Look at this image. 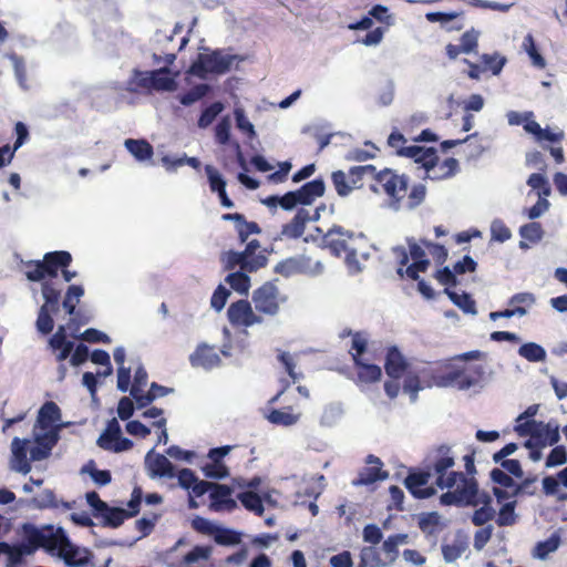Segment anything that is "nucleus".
Wrapping results in <instances>:
<instances>
[{"mask_svg":"<svg viewBox=\"0 0 567 567\" xmlns=\"http://www.w3.org/2000/svg\"><path fill=\"white\" fill-rule=\"evenodd\" d=\"M454 466V455L452 454L451 447L441 445L437 451L433 465L427 471L410 473L404 484L409 492L416 498H429L435 494V488L426 486L431 476H436L435 484L440 488H452L457 482L458 477H463L462 472L447 470Z\"/></svg>","mask_w":567,"mask_h":567,"instance_id":"obj_1","label":"nucleus"},{"mask_svg":"<svg viewBox=\"0 0 567 567\" xmlns=\"http://www.w3.org/2000/svg\"><path fill=\"white\" fill-rule=\"evenodd\" d=\"M447 362L429 363L419 372L423 375H431L432 382L427 386L439 388H457L458 390H468L471 388L481 386L485 369L483 365H473L462 370H450L442 374L443 369H447Z\"/></svg>","mask_w":567,"mask_h":567,"instance_id":"obj_2","label":"nucleus"},{"mask_svg":"<svg viewBox=\"0 0 567 567\" xmlns=\"http://www.w3.org/2000/svg\"><path fill=\"white\" fill-rule=\"evenodd\" d=\"M45 532L52 533L45 544L48 551L52 553L56 549L58 556L61 557L69 567H84L89 564L91 553L86 548H81L72 544L62 527L54 528L53 526H45Z\"/></svg>","mask_w":567,"mask_h":567,"instance_id":"obj_3","label":"nucleus"},{"mask_svg":"<svg viewBox=\"0 0 567 567\" xmlns=\"http://www.w3.org/2000/svg\"><path fill=\"white\" fill-rule=\"evenodd\" d=\"M23 543L17 546L9 544V549L1 551L8 556V567H13L21 563L23 556L33 554L39 547L45 549V544L51 532H45V526L38 528L32 524L22 526Z\"/></svg>","mask_w":567,"mask_h":567,"instance_id":"obj_4","label":"nucleus"},{"mask_svg":"<svg viewBox=\"0 0 567 567\" xmlns=\"http://www.w3.org/2000/svg\"><path fill=\"white\" fill-rule=\"evenodd\" d=\"M71 261L72 256L68 251L47 252L43 260H32L27 264L25 276L30 281H43L47 277L55 278L59 268L68 267Z\"/></svg>","mask_w":567,"mask_h":567,"instance_id":"obj_5","label":"nucleus"},{"mask_svg":"<svg viewBox=\"0 0 567 567\" xmlns=\"http://www.w3.org/2000/svg\"><path fill=\"white\" fill-rule=\"evenodd\" d=\"M237 58L238 55L225 54L220 50L212 53H200L197 61L192 65V72L200 78H204L206 73L223 74L230 70Z\"/></svg>","mask_w":567,"mask_h":567,"instance_id":"obj_6","label":"nucleus"},{"mask_svg":"<svg viewBox=\"0 0 567 567\" xmlns=\"http://www.w3.org/2000/svg\"><path fill=\"white\" fill-rule=\"evenodd\" d=\"M286 301L278 287L272 281L265 282L252 292V302L257 311L268 316H276L279 312L280 305Z\"/></svg>","mask_w":567,"mask_h":567,"instance_id":"obj_7","label":"nucleus"},{"mask_svg":"<svg viewBox=\"0 0 567 567\" xmlns=\"http://www.w3.org/2000/svg\"><path fill=\"white\" fill-rule=\"evenodd\" d=\"M274 271L286 278L299 274L315 277L323 274L324 265L320 260L311 264V259L306 256L290 257L278 262Z\"/></svg>","mask_w":567,"mask_h":567,"instance_id":"obj_8","label":"nucleus"},{"mask_svg":"<svg viewBox=\"0 0 567 567\" xmlns=\"http://www.w3.org/2000/svg\"><path fill=\"white\" fill-rule=\"evenodd\" d=\"M326 185L322 178L306 183L299 189L285 194V210H291L297 205H311L324 194Z\"/></svg>","mask_w":567,"mask_h":567,"instance_id":"obj_9","label":"nucleus"},{"mask_svg":"<svg viewBox=\"0 0 567 567\" xmlns=\"http://www.w3.org/2000/svg\"><path fill=\"white\" fill-rule=\"evenodd\" d=\"M377 181L382 184L384 192L395 199L391 207L399 209V202L404 196L408 188V177L395 175L390 169H384L377 174Z\"/></svg>","mask_w":567,"mask_h":567,"instance_id":"obj_10","label":"nucleus"},{"mask_svg":"<svg viewBox=\"0 0 567 567\" xmlns=\"http://www.w3.org/2000/svg\"><path fill=\"white\" fill-rule=\"evenodd\" d=\"M33 436L35 445L30 447V460L34 462L49 457L60 437L58 430L41 432L37 429H33Z\"/></svg>","mask_w":567,"mask_h":567,"instance_id":"obj_11","label":"nucleus"},{"mask_svg":"<svg viewBox=\"0 0 567 567\" xmlns=\"http://www.w3.org/2000/svg\"><path fill=\"white\" fill-rule=\"evenodd\" d=\"M354 233L343 228L342 226H332L322 237V244L329 248L331 252L339 257L342 252H348L351 247L348 245V240L352 239Z\"/></svg>","mask_w":567,"mask_h":567,"instance_id":"obj_12","label":"nucleus"},{"mask_svg":"<svg viewBox=\"0 0 567 567\" xmlns=\"http://www.w3.org/2000/svg\"><path fill=\"white\" fill-rule=\"evenodd\" d=\"M458 481L462 484L456 487L455 492L461 505L478 506L482 502H492V497L487 493L478 491L476 481L466 478L464 474L463 477H458Z\"/></svg>","mask_w":567,"mask_h":567,"instance_id":"obj_13","label":"nucleus"},{"mask_svg":"<svg viewBox=\"0 0 567 567\" xmlns=\"http://www.w3.org/2000/svg\"><path fill=\"white\" fill-rule=\"evenodd\" d=\"M228 320L235 326L251 327L261 323L262 319L252 311L247 300L233 302L227 310Z\"/></svg>","mask_w":567,"mask_h":567,"instance_id":"obj_14","label":"nucleus"},{"mask_svg":"<svg viewBox=\"0 0 567 567\" xmlns=\"http://www.w3.org/2000/svg\"><path fill=\"white\" fill-rule=\"evenodd\" d=\"M31 441L28 439L13 437L11 442L10 468L21 474H28L31 471V464L28 460Z\"/></svg>","mask_w":567,"mask_h":567,"instance_id":"obj_15","label":"nucleus"},{"mask_svg":"<svg viewBox=\"0 0 567 567\" xmlns=\"http://www.w3.org/2000/svg\"><path fill=\"white\" fill-rule=\"evenodd\" d=\"M144 464L151 478L175 477V467L172 462L165 455L155 453L154 450L147 452Z\"/></svg>","mask_w":567,"mask_h":567,"instance_id":"obj_16","label":"nucleus"},{"mask_svg":"<svg viewBox=\"0 0 567 567\" xmlns=\"http://www.w3.org/2000/svg\"><path fill=\"white\" fill-rule=\"evenodd\" d=\"M396 153L399 156L413 158L415 163L422 164L425 172H431L434 162L439 161L436 150L434 147L411 145L399 148Z\"/></svg>","mask_w":567,"mask_h":567,"instance_id":"obj_17","label":"nucleus"},{"mask_svg":"<svg viewBox=\"0 0 567 567\" xmlns=\"http://www.w3.org/2000/svg\"><path fill=\"white\" fill-rule=\"evenodd\" d=\"M365 463L371 466L364 467L359 472L358 477L352 482L353 485H370L375 483L377 481H383L389 477V473L381 470L382 462L379 457L370 454L367 456Z\"/></svg>","mask_w":567,"mask_h":567,"instance_id":"obj_18","label":"nucleus"},{"mask_svg":"<svg viewBox=\"0 0 567 567\" xmlns=\"http://www.w3.org/2000/svg\"><path fill=\"white\" fill-rule=\"evenodd\" d=\"M189 362L194 368H203L205 370H212L219 367L220 358L215 352L214 347L207 343H200L196 350L189 355Z\"/></svg>","mask_w":567,"mask_h":567,"instance_id":"obj_19","label":"nucleus"},{"mask_svg":"<svg viewBox=\"0 0 567 567\" xmlns=\"http://www.w3.org/2000/svg\"><path fill=\"white\" fill-rule=\"evenodd\" d=\"M233 488L228 485L214 483L210 489L212 503L209 508L214 512L223 509L233 511L237 507V503L231 498Z\"/></svg>","mask_w":567,"mask_h":567,"instance_id":"obj_20","label":"nucleus"},{"mask_svg":"<svg viewBox=\"0 0 567 567\" xmlns=\"http://www.w3.org/2000/svg\"><path fill=\"white\" fill-rule=\"evenodd\" d=\"M60 419L61 410L56 403L52 401L45 402L39 411L34 429L41 432H47L49 430H58L59 432L60 426H53V423L60 421Z\"/></svg>","mask_w":567,"mask_h":567,"instance_id":"obj_21","label":"nucleus"},{"mask_svg":"<svg viewBox=\"0 0 567 567\" xmlns=\"http://www.w3.org/2000/svg\"><path fill=\"white\" fill-rule=\"evenodd\" d=\"M309 218L310 213L308 209H298L293 218L282 226L281 236L290 239L299 238L302 236Z\"/></svg>","mask_w":567,"mask_h":567,"instance_id":"obj_22","label":"nucleus"},{"mask_svg":"<svg viewBox=\"0 0 567 567\" xmlns=\"http://www.w3.org/2000/svg\"><path fill=\"white\" fill-rule=\"evenodd\" d=\"M384 368L392 379H400L408 369V362L396 347L388 349Z\"/></svg>","mask_w":567,"mask_h":567,"instance_id":"obj_23","label":"nucleus"},{"mask_svg":"<svg viewBox=\"0 0 567 567\" xmlns=\"http://www.w3.org/2000/svg\"><path fill=\"white\" fill-rule=\"evenodd\" d=\"M534 439L537 440L539 446H551L558 443L559 426L555 422L543 423L538 422Z\"/></svg>","mask_w":567,"mask_h":567,"instance_id":"obj_24","label":"nucleus"},{"mask_svg":"<svg viewBox=\"0 0 567 567\" xmlns=\"http://www.w3.org/2000/svg\"><path fill=\"white\" fill-rule=\"evenodd\" d=\"M343 415V404L341 402H330L323 406L319 424L323 427H333L340 423Z\"/></svg>","mask_w":567,"mask_h":567,"instance_id":"obj_25","label":"nucleus"},{"mask_svg":"<svg viewBox=\"0 0 567 567\" xmlns=\"http://www.w3.org/2000/svg\"><path fill=\"white\" fill-rule=\"evenodd\" d=\"M147 80L155 90L174 91L176 89V82L174 78L171 76L168 66L150 72Z\"/></svg>","mask_w":567,"mask_h":567,"instance_id":"obj_26","label":"nucleus"},{"mask_svg":"<svg viewBox=\"0 0 567 567\" xmlns=\"http://www.w3.org/2000/svg\"><path fill=\"white\" fill-rule=\"evenodd\" d=\"M467 548V538L463 535H456L452 543L442 545V555L446 563H454Z\"/></svg>","mask_w":567,"mask_h":567,"instance_id":"obj_27","label":"nucleus"},{"mask_svg":"<svg viewBox=\"0 0 567 567\" xmlns=\"http://www.w3.org/2000/svg\"><path fill=\"white\" fill-rule=\"evenodd\" d=\"M381 549L375 546H365L360 551V561L358 567H390Z\"/></svg>","mask_w":567,"mask_h":567,"instance_id":"obj_28","label":"nucleus"},{"mask_svg":"<svg viewBox=\"0 0 567 567\" xmlns=\"http://www.w3.org/2000/svg\"><path fill=\"white\" fill-rule=\"evenodd\" d=\"M458 169L457 159L450 157L443 161L442 164L437 165V161L434 162L431 172H426L427 178L431 179H445L452 177Z\"/></svg>","mask_w":567,"mask_h":567,"instance_id":"obj_29","label":"nucleus"},{"mask_svg":"<svg viewBox=\"0 0 567 567\" xmlns=\"http://www.w3.org/2000/svg\"><path fill=\"white\" fill-rule=\"evenodd\" d=\"M353 359L358 367V378L360 381L372 383L380 380L382 371L379 365L364 362L361 358H357L355 355H353Z\"/></svg>","mask_w":567,"mask_h":567,"instance_id":"obj_30","label":"nucleus"},{"mask_svg":"<svg viewBox=\"0 0 567 567\" xmlns=\"http://www.w3.org/2000/svg\"><path fill=\"white\" fill-rule=\"evenodd\" d=\"M126 150L140 162L150 159L153 155L152 145L145 140L127 138L124 142Z\"/></svg>","mask_w":567,"mask_h":567,"instance_id":"obj_31","label":"nucleus"},{"mask_svg":"<svg viewBox=\"0 0 567 567\" xmlns=\"http://www.w3.org/2000/svg\"><path fill=\"white\" fill-rule=\"evenodd\" d=\"M511 309H519L522 313H515L517 317H525L532 307L536 303V297L532 292H518L513 295L508 301Z\"/></svg>","mask_w":567,"mask_h":567,"instance_id":"obj_32","label":"nucleus"},{"mask_svg":"<svg viewBox=\"0 0 567 567\" xmlns=\"http://www.w3.org/2000/svg\"><path fill=\"white\" fill-rule=\"evenodd\" d=\"M444 291L449 296L451 301L455 306H457L461 310H463V312L470 313L473 316H475L477 313L475 301L472 299V297L468 293L463 292L460 295L453 290H450L449 288H446Z\"/></svg>","mask_w":567,"mask_h":567,"instance_id":"obj_33","label":"nucleus"},{"mask_svg":"<svg viewBox=\"0 0 567 567\" xmlns=\"http://www.w3.org/2000/svg\"><path fill=\"white\" fill-rule=\"evenodd\" d=\"M41 291L44 299V303L41 307H47L53 313H56L59 311L61 290L55 288L52 282L43 281Z\"/></svg>","mask_w":567,"mask_h":567,"instance_id":"obj_34","label":"nucleus"},{"mask_svg":"<svg viewBox=\"0 0 567 567\" xmlns=\"http://www.w3.org/2000/svg\"><path fill=\"white\" fill-rule=\"evenodd\" d=\"M518 354L529 362H543L546 360V350L535 342L522 344L518 349Z\"/></svg>","mask_w":567,"mask_h":567,"instance_id":"obj_35","label":"nucleus"},{"mask_svg":"<svg viewBox=\"0 0 567 567\" xmlns=\"http://www.w3.org/2000/svg\"><path fill=\"white\" fill-rule=\"evenodd\" d=\"M122 436V430L116 419H112L107 422L105 431L97 439V445L106 450L113 443L114 440Z\"/></svg>","mask_w":567,"mask_h":567,"instance_id":"obj_36","label":"nucleus"},{"mask_svg":"<svg viewBox=\"0 0 567 567\" xmlns=\"http://www.w3.org/2000/svg\"><path fill=\"white\" fill-rule=\"evenodd\" d=\"M100 517L103 518V525L116 528L121 526L125 518H128L127 512L120 507H111L100 513Z\"/></svg>","mask_w":567,"mask_h":567,"instance_id":"obj_37","label":"nucleus"},{"mask_svg":"<svg viewBox=\"0 0 567 567\" xmlns=\"http://www.w3.org/2000/svg\"><path fill=\"white\" fill-rule=\"evenodd\" d=\"M481 62L484 71L489 70L493 75H498L507 63V59L498 52L493 54L484 53L481 55Z\"/></svg>","mask_w":567,"mask_h":567,"instance_id":"obj_38","label":"nucleus"},{"mask_svg":"<svg viewBox=\"0 0 567 567\" xmlns=\"http://www.w3.org/2000/svg\"><path fill=\"white\" fill-rule=\"evenodd\" d=\"M162 163L168 172H175L178 167L183 165H189L195 169H198L200 167V162L198 161V158L189 157L186 154H184L181 157H172L169 155H165L162 157Z\"/></svg>","mask_w":567,"mask_h":567,"instance_id":"obj_39","label":"nucleus"},{"mask_svg":"<svg viewBox=\"0 0 567 567\" xmlns=\"http://www.w3.org/2000/svg\"><path fill=\"white\" fill-rule=\"evenodd\" d=\"M84 295L82 286L71 285L65 293L62 306L63 309L70 315L75 316L76 305L80 302L81 297Z\"/></svg>","mask_w":567,"mask_h":567,"instance_id":"obj_40","label":"nucleus"},{"mask_svg":"<svg viewBox=\"0 0 567 567\" xmlns=\"http://www.w3.org/2000/svg\"><path fill=\"white\" fill-rule=\"evenodd\" d=\"M225 281L230 285V287L243 295H247L250 287V278L244 270L235 271L229 274Z\"/></svg>","mask_w":567,"mask_h":567,"instance_id":"obj_41","label":"nucleus"},{"mask_svg":"<svg viewBox=\"0 0 567 567\" xmlns=\"http://www.w3.org/2000/svg\"><path fill=\"white\" fill-rule=\"evenodd\" d=\"M523 49L528 54L529 59L532 60V64L535 68L544 69L546 66V60L544 56L538 52L534 38L530 33H528L524 40H523Z\"/></svg>","mask_w":567,"mask_h":567,"instance_id":"obj_42","label":"nucleus"},{"mask_svg":"<svg viewBox=\"0 0 567 567\" xmlns=\"http://www.w3.org/2000/svg\"><path fill=\"white\" fill-rule=\"evenodd\" d=\"M214 540L218 545L224 546L237 545L241 542V534L234 529L217 526L214 534Z\"/></svg>","mask_w":567,"mask_h":567,"instance_id":"obj_43","label":"nucleus"},{"mask_svg":"<svg viewBox=\"0 0 567 567\" xmlns=\"http://www.w3.org/2000/svg\"><path fill=\"white\" fill-rule=\"evenodd\" d=\"M267 419L270 423L276 425L291 426L300 420V414H292L284 410H272Z\"/></svg>","mask_w":567,"mask_h":567,"instance_id":"obj_44","label":"nucleus"},{"mask_svg":"<svg viewBox=\"0 0 567 567\" xmlns=\"http://www.w3.org/2000/svg\"><path fill=\"white\" fill-rule=\"evenodd\" d=\"M224 104L221 102H214L207 109H205L197 122L199 128H207L215 118L223 112Z\"/></svg>","mask_w":567,"mask_h":567,"instance_id":"obj_45","label":"nucleus"},{"mask_svg":"<svg viewBox=\"0 0 567 567\" xmlns=\"http://www.w3.org/2000/svg\"><path fill=\"white\" fill-rule=\"evenodd\" d=\"M238 499L241 502V504L250 512L256 513L257 515H262L264 513V506H262V498L252 493V492H245L240 493L238 495Z\"/></svg>","mask_w":567,"mask_h":567,"instance_id":"obj_46","label":"nucleus"},{"mask_svg":"<svg viewBox=\"0 0 567 567\" xmlns=\"http://www.w3.org/2000/svg\"><path fill=\"white\" fill-rule=\"evenodd\" d=\"M492 502H482L481 507L472 516V523L475 526H483L495 516V509L491 506Z\"/></svg>","mask_w":567,"mask_h":567,"instance_id":"obj_47","label":"nucleus"},{"mask_svg":"<svg viewBox=\"0 0 567 567\" xmlns=\"http://www.w3.org/2000/svg\"><path fill=\"white\" fill-rule=\"evenodd\" d=\"M52 310L47 307H41L37 318V329L42 334H49L54 327V321L52 319Z\"/></svg>","mask_w":567,"mask_h":567,"instance_id":"obj_48","label":"nucleus"},{"mask_svg":"<svg viewBox=\"0 0 567 567\" xmlns=\"http://www.w3.org/2000/svg\"><path fill=\"white\" fill-rule=\"evenodd\" d=\"M331 178L338 195L341 197L348 196L355 188L351 184V179L347 181V175L342 171L333 172Z\"/></svg>","mask_w":567,"mask_h":567,"instance_id":"obj_49","label":"nucleus"},{"mask_svg":"<svg viewBox=\"0 0 567 567\" xmlns=\"http://www.w3.org/2000/svg\"><path fill=\"white\" fill-rule=\"evenodd\" d=\"M8 58L12 63L14 75H16V79H17L19 85L23 90H27L28 89L27 69H25L24 60L17 54H8Z\"/></svg>","mask_w":567,"mask_h":567,"instance_id":"obj_50","label":"nucleus"},{"mask_svg":"<svg viewBox=\"0 0 567 567\" xmlns=\"http://www.w3.org/2000/svg\"><path fill=\"white\" fill-rule=\"evenodd\" d=\"M200 468L208 478L221 480L229 475V471L224 463L207 462Z\"/></svg>","mask_w":567,"mask_h":567,"instance_id":"obj_51","label":"nucleus"},{"mask_svg":"<svg viewBox=\"0 0 567 567\" xmlns=\"http://www.w3.org/2000/svg\"><path fill=\"white\" fill-rule=\"evenodd\" d=\"M559 546V538L551 536L545 542H539L535 546L534 556L539 559H545L550 553H554Z\"/></svg>","mask_w":567,"mask_h":567,"instance_id":"obj_52","label":"nucleus"},{"mask_svg":"<svg viewBox=\"0 0 567 567\" xmlns=\"http://www.w3.org/2000/svg\"><path fill=\"white\" fill-rule=\"evenodd\" d=\"M82 473H89V475L94 481V483H96L97 485H101V486L107 485L111 482V480H112L110 471L95 468L93 466V462H91L90 464L85 465L82 468Z\"/></svg>","mask_w":567,"mask_h":567,"instance_id":"obj_53","label":"nucleus"},{"mask_svg":"<svg viewBox=\"0 0 567 567\" xmlns=\"http://www.w3.org/2000/svg\"><path fill=\"white\" fill-rule=\"evenodd\" d=\"M209 92V85L207 84H198L193 87L189 92L185 93L179 97V102L185 105H192L198 100L203 99Z\"/></svg>","mask_w":567,"mask_h":567,"instance_id":"obj_54","label":"nucleus"},{"mask_svg":"<svg viewBox=\"0 0 567 567\" xmlns=\"http://www.w3.org/2000/svg\"><path fill=\"white\" fill-rule=\"evenodd\" d=\"M205 172L209 182L212 192L220 193L221 189H226V181L221 174L212 165L205 166Z\"/></svg>","mask_w":567,"mask_h":567,"instance_id":"obj_55","label":"nucleus"},{"mask_svg":"<svg viewBox=\"0 0 567 567\" xmlns=\"http://www.w3.org/2000/svg\"><path fill=\"white\" fill-rule=\"evenodd\" d=\"M515 502L505 503L499 509L496 523L498 526H511L515 523Z\"/></svg>","mask_w":567,"mask_h":567,"instance_id":"obj_56","label":"nucleus"},{"mask_svg":"<svg viewBox=\"0 0 567 567\" xmlns=\"http://www.w3.org/2000/svg\"><path fill=\"white\" fill-rule=\"evenodd\" d=\"M519 235L532 243H537L543 238V228L539 223L533 221L519 228Z\"/></svg>","mask_w":567,"mask_h":567,"instance_id":"obj_57","label":"nucleus"},{"mask_svg":"<svg viewBox=\"0 0 567 567\" xmlns=\"http://www.w3.org/2000/svg\"><path fill=\"white\" fill-rule=\"evenodd\" d=\"M492 239L498 243H504L512 237L509 228L501 219H494L491 224Z\"/></svg>","mask_w":567,"mask_h":567,"instance_id":"obj_58","label":"nucleus"},{"mask_svg":"<svg viewBox=\"0 0 567 567\" xmlns=\"http://www.w3.org/2000/svg\"><path fill=\"white\" fill-rule=\"evenodd\" d=\"M234 115H235L236 125H237L238 130L247 133L250 138L255 137L256 136L255 127L250 123V121L247 118L244 109L238 107V106L235 107Z\"/></svg>","mask_w":567,"mask_h":567,"instance_id":"obj_59","label":"nucleus"},{"mask_svg":"<svg viewBox=\"0 0 567 567\" xmlns=\"http://www.w3.org/2000/svg\"><path fill=\"white\" fill-rule=\"evenodd\" d=\"M231 120L229 115L221 117L215 128V136L219 144L226 145L230 137Z\"/></svg>","mask_w":567,"mask_h":567,"instance_id":"obj_60","label":"nucleus"},{"mask_svg":"<svg viewBox=\"0 0 567 567\" xmlns=\"http://www.w3.org/2000/svg\"><path fill=\"white\" fill-rule=\"evenodd\" d=\"M212 554L210 547L195 546L183 557L184 565H193L200 559H208Z\"/></svg>","mask_w":567,"mask_h":567,"instance_id":"obj_61","label":"nucleus"},{"mask_svg":"<svg viewBox=\"0 0 567 567\" xmlns=\"http://www.w3.org/2000/svg\"><path fill=\"white\" fill-rule=\"evenodd\" d=\"M32 504L35 508L59 507V504L55 502V495L51 489H44L35 496L32 499Z\"/></svg>","mask_w":567,"mask_h":567,"instance_id":"obj_62","label":"nucleus"},{"mask_svg":"<svg viewBox=\"0 0 567 567\" xmlns=\"http://www.w3.org/2000/svg\"><path fill=\"white\" fill-rule=\"evenodd\" d=\"M423 388L421 385L420 378L417 375H411L409 374L403 384V391L404 393H408L410 395V400L412 403L416 402L417 400V393Z\"/></svg>","mask_w":567,"mask_h":567,"instance_id":"obj_63","label":"nucleus"},{"mask_svg":"<svg viewBox=\"0 0 567 567\" xmlns=\"http://www.w3.org/2000/svg\"><path fill=\"white\" fill-rule=\"evenodd\" d=\"M439 519L440 516L437 515V513H429L422 515L419 519V527L423 533L432 535L436 530Z\"/></svg>","mask_w":567,"mask_h":567,"instance_id":"obj_64","label":"nucleus"}]
</instances>
